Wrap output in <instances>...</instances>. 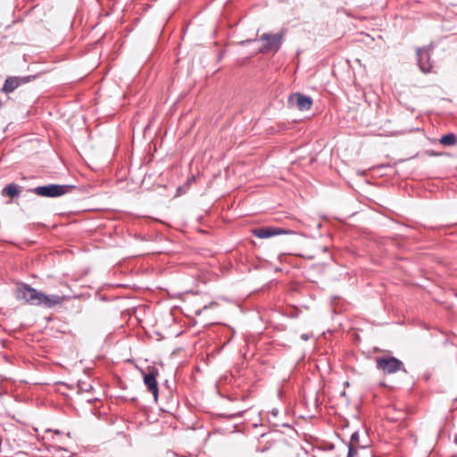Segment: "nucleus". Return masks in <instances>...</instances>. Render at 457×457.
Returning <instances> with one entry per match:
<instances>
[{"instance_id":"obj_16","label":"nucleus","mask_w":457,"mask_h":457,"mask_svg":"<svg viewBox=\"0 0 457 457\" xmlns=\"http://www.w3.org/2000/svg\"><path fill=\"white\" fill-rule=\"evenodd\" d=\"M303 337L305 340H307V339H308V337H307L306 336H303Z\"/></svg>"},{"instance_id":"obj_10","label":"nucleus","mask_w":457,"mask_h":457,"mask_svg":"<svg viewBox=\"0 0 457 457\" xmlns=\"http://www.w3.org/2000/svg\"><path fill=\"white\" fill-rule=\"evenodd\" d=\"M296 106L300 111H307L310 110L312 105V100L310 96L296 94Z\"/></svg>"},{"instance_id":"obj_14","label":"nucleus","mask_w":457,"mask_h":457,"mask_svg":"<svg viewBox=\"0 0 457 457\" xmlns=\"http://www.w3.org/2000/svg\"><path fill=\"white\" fill-rule=\"evenodd\" d=\"M359 441H360V436H359V433L356 431V432H353L350 437V441H349V444L350 445H357V446H361L359 445Z\"/></svg>"},{"instance_id":"obj_9","label":"nucleus","mask_w":457,"mask_h":457,"mask_svg":"<svg viewBox=\"0 0 457 457\" xmlns=\"http://www.w3.org/2000/svg\"><path fill=\"white\" fill-rule=\"evenodd\" d=\"M35 77L28 76V77H8L4 84L3 86V91L4 93H11L14 91L21 84L28 83L31 79Z\"/></svg>"},{"instance_id":"obj_4","label":"nucleus","mask_w":457,"mask_h":457,"mask_svg":"<svg viewBox=\"0 0 457 457\" xmlns=\"http://www.w3.org/2000/svg\"><path fill=\"white\" fill-rule=\"evenodd\" d=\"M376 368L384 374H394L399 370L405 371L404 365L402 361L395 357H377Z\"/></svg>"},{"instance_id":"obj_15","label":"nucleus","mask_w":457,"mask_h":457,"mask_svg":"<svg viewBox=\"0 0 457 457\" xmlns=\"http://www.w3.org/2000/svg\"><path fill=\"white\" fill-rule=\"evenodd\" d=\"M241 415H242V412H240V413L237 414L236 416H237V417H241Z\"/></svg>"},{"instance_id":"obj_7","label":"nucleus","mask_w":457,"mask_h":457,"mask_svg":"<svg viewBox=\"0 0 457 457\" xmlns=\"http://www.w3.org/2000/svg\"><path fill=\"white\" fill-rule=\"evenodd\" d=\"M290 231L275 228V227H262L253 229V235L259 238H269L274 236L289 234Z\"/></svg>"},{"instance_id":"obj_3","label":"nucleus","mask_w":457,"mask_h":457,"mask_svg":"<svg viewBox=\"0 0 457 457\" xmlns=\"http://www.w3.org/2000/svg\"><path fill=\"white\" fill-rule=\"evenodd\" d=\"M285 30H281L277 34L263 33L259 39L260 41L264 42L260 52L262 54L277 52L282 45Z\"/></svg>"},{"instance_id":"obj_6","label":"nucleus","mask_w":457,"mask_h":457,"mask_svg":"<svg viewBox=\"0 0 457 457\" xmlns=\"http://www.w3.org/2000/svg\"><path fill=\"white\" fill-rule=\"evenodd\" d=\"M430 50L431 47H423L417 50V58L420 69L424 73H428L432 69V64L430 62Z\"/></svg>"},{"instance_id":"obj_12","label":"nucleus","mask_w":457,"mask_h":457,"mask_svg":"<svg viewBox=\"0 0 457 457\" xmlns=\"http://www.w3.org/2000/svg\"><path fill=\"white\" fill-rule=\"evenodd\" d=\"M456 141H457L456 137L453 133L444 135L439 139V142L441 145H447V146L455 145Z\"/></svg>"},{"instance_id":"obj_8","label":"nucleus","mask_w":457,"mask_h":457,"mask_svg":"<svg viewBox=\"0 0 457 457\" xmlns=\"http://www.w3.org/2000/svg\"><path fill=\"white\" fill-rule=\"evenodd\" d=\"M67 299L68 297L62 295H46L42 292L39 306H43L45 308H54L62 304Z\"/></svg>"},{"instance_id":"obj_11","label":"nucleus","mask_w":457,"mask_h":457,"mask_svg":"<svg viewBox=\"0 0 457 457\" xmlns=\"http://www.w3.org/2000/svg\"><path fill=\"white\" fill-rule=\"evenodd\" d=\"M21 192V187L15 184L11 183L4 187L2 190L3 195H8L10 197H18Z\"/></svg>"},{"instance_id":"obj_13","label":"nucleus","mask_w":457,"mask_h":457,"mask_svg":"<svg viewBox=\"0 0 457 457\" xmlns=\"http://www.w3.org/2000/svg\"><path fill=\"white\" fill-rule=\"evenodd\" d=\"M363 446H357L354 445L348 444V453L347 457H356L358 454V449L362 448Z\"/></svg>"},{"instance_id":"obj_2","label":"nucleus","mask_w":457,"mask_h":457,"mask_svg":"<svg viewBox=\"0 0 457 457\" xmlns=\"http://www.w3.org/2000/svg\"><path fill=\"white\" fill-rule=\"evenodd\" d=\"M73 188L70 185L49 184L37 187L29 191L42 197H58L70 192Z\"/></svg>"},{"instance_id":"obj_1","label":"nucleus","mask_w":457,"mask_h":457,"mask_svg":"<svg viewBox=\"0 0 457 457\" xmlns=\"http://www.w3.org/2000/svg\"><path fill=\"white\" fill-rule=\"evenodd\" d=\"M15 296L17 300H23L29 304L39 305L42 292L28 284L21 283L16 287Z\"/></svg>"},{"instance_id":"obj_5","label":"nucleus","mask_w":457,"mask_h":457,"mask_svg":"<svg viewBox=\"0 0 457 457\" xmlns=\"http://www.w3.org/2000/svg\"><path fill=\"white\" fill-rule=\"evenodd\" d=\"M142 375L145 386L154 395V400L157 401L159 387L156 378L159 375L158 370L154 367H148L146 371L142 370Z\"/></svg>"}]
</instances>
